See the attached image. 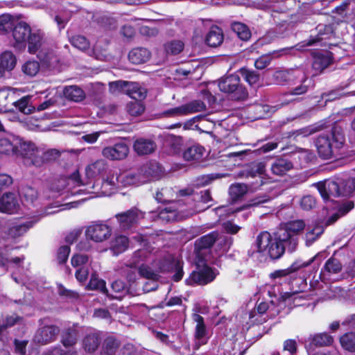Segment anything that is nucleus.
Wrapping results in <instances>:
<instances>
[{
  "label": "nucleus",
  "mask_w": 355,
  "mask_h": 355,
  "mask_svg": "<svg viewBox=\"0 0 355 355\" xmlns=\"http://www.w3.org/2000/svg\"><path fill=\"white\" fill-rule=\"evenodd\" d=\"M13 46L19 50H24L28 45V51L35 54L42 45V35L37 31H32L31 26L25 21H15L12 27Z\"/></svg>",
  "instance_id": "nucleus-1"
},
{
  "label": "nucleus",
  "mask_w": 355,
  "mask_h": 355,
  "mask_svg": "<svg viewBox=\"0 0 355 355\" xmlns=\"http://www.w3.org/2000/svg\"><path fill=\"white\" fill-rule=\"evenodd\" d=\"M345 139L343 130L339 126H334L330 135H320L315 139V144L318 153L322 159L333 157L337 150L341 148Z\"/></svg>",
  "instance_id": "nucleus-2"
},
{
  "label": "nucleus",
  "mask_w": 355,
  "mask_h": 355,
  "mask_svg": "<svg viewBox=\"0 0 355 355\" xmlns=\"http://www.w3.org/2000/svg\"><path fill=\"white\" fill-rule=\"evenodd\" d=\"M161 167L157 163H149L142 166L136 173H128L124 180L128 185H136L148 182L159 177Z\"/></svg>",
  "instance_id": "nucleus-3"
},
{
  "label": "nucleus",
  "mask_w": 355,
  "mask_h": 355,
  "mask_svg": "<svg viewBox=\"0 0 355 355\" xmlns=\"http://www.w3.org/2000/svg\"><path fill=\"white\" fill-rule=\"evenodd\" d=\"M219 89L228 94L233 100H244L248 96V92L240 83L237 74H232L221 78L218 82Z\"/></svg>",
  "instance_id": "nucleus-4"
},
{
  "label": "nucleus",
  "mask_w": 355,
  "mask_h": 355,
  "mask_svg": "<svg viewBox=\"0 0 355 355\" xmlns=\"http://www.w3.org/2000/svg\"><path fill=\"white\" fill-rule=\"evenodd\" d=\"M257 244L259 252H266L272 259L280 258L285 252L284 246L268 232H262L259 234Z\"/></svg>",
  "instance_id": "nucleus-5"
},
{
  "label": "nucleus",
  "mask_w": 355,
  "mask_h": 355,
  "mask_svg": "<svg viewBox=\"0 0 355 355\" xmlns=\"http://www.w3.org/2000/svg\"><path fill=\"white\" fill-rule=\"evenodd\" d=\"M115 218L122 230H128L135 227L139 221L144 218V214L136 207L117 214Z\"/></svg>",
  "instance_id": "nucleus-6"
},
{
  "label": "nucleus",
  "mask_w": 355,
  "mask_h": 355,
  "mask_svg": "<svg viewBox=\"0 0 355 355\" xmlns=\"http://www.w3.org/2000/svg\"><path fill=\"white\" fill-rule=\"evenodd\" d=\"M207 259H196V270L192 272L190 276V281L198 284H207L215 278V275L212 270L205 263Z\"/></svg>",
  "instance_id": "nucleus-7"
},
{
  "label": "nucleus",
  "mask_w": 355,
  "mask_h": 355,
  "mask_svg": "<svg viewBox=\"0 0 355 355\" xmlns=\"http://www.w3.org/2000/svg\"><path fill=\"white\" fill-rule=\"evenodd\" d=\"M218 233L213 232L197 239L195 242V253L196 259H207L209 248L218 239Z\"/></svg>",
  "instance_id": "nucleus-8"
},
{
  "label": "nucleus",
  "mask_w": 355,
  "mask_h": 355,
  "mask_svg": "<svg viewBox=\"0 0 355 355\" xmlns=\"http://www.w3.org/2000/svg\"><path fill=\"white\" fill-rule=\"evenodd\" d=\"M17 153H19L24 157L31 159L32 164L36 166H40L42 164V160L40 158V151L32 142L22 141L19 139Z\"/></svg>",
  "instance_id": "nucleus-9"
},
{
  "label": "nucleus",
  "mask_w": 355,
  "mask_h": 355,
  "mask_svg": "<svg viewBox=\"0 0 355 355\" xmlns=\"http://www.w3.org/2000/svg\"><path fill=\"white\" fill-rule=\"evenodd\" d=\"M112 230L106 224L96 223L87 227L85 234L88 239L95 242H103L111 235Z\"/></svg>",
  "instance_id": "nucleus-10"
},
{
  "label": "nucleus",
  "mask_w": 355,
  "mask_h": 355,
  "mask_svg": "<svg viewBox=\"0 0 355 355\" xmlns=\"http://www.w3.org/2000/svg\"><path fill=\"white\" fill-rule=\"evenodd\" d=\"M321 196L324 199H329L331 197H339L342 196L340 183L334 180H325L315 184Z\"/></svg>",
  "instance_id": "nucleus-11"
},
{
  "label": "nucleus",
  "mask_w": 355,
  "mask_h": 355,
  "mask_svg": "<svg viewBox=\"0 0 355 355\" xmlns=\"http://www.w3.org/2000/svg\"><path fill=\"white\" fill-rule=\"evenodd\" d=\"M129 153V148L125 143H118L114 146L105 147L102 150V155L110 160H121L125 159Z\"/></svg>",
  "instance_id": "nucleus-12"
},
{
  "label": "nucleus",
  "mask_w": 355,
  "mask_h": 355,
  "mask_svg": "<svg viewBox=\"0 0 355 355\" xmlns=\"http://www.w3.org/2000/svg\"><path fill=\"white\" fill-rule=\"evenodd\" d=\"M274 237L281 243L288 252H294L298 245V237L295 235L289 234L284 229L281 227L277 232L274 234Z\"/></svg>",
  "instance_id": "nucleus-13"
},
{
  "label": "nucleus",
  "mask_w": 355,
  "mask_h": 355,
  "mask_svg": "<svg viewBox=\"0 0 355 355\" xmlns=\"http://www.w3.org/2000/svg\"><path fill=\"white\" fill-rule=\"evenodd\" d=\"M193 321L196 323L195 328V338L197 342L195 344L194 348L198 349L200 345H204L207 343V330L204 322V318L198 313H193L192 315Z\"/></svg>",
  "instance_id": "nucleus-14"
},
{
  "label": "nucleus",
  "mask_w": 355,
  "mask_h": 355,
  "mask_svg": "<svg viewBox=\"0 0 355 355\" xmlns=\"http://www.w3.org/2000/svg\"><path fill=\"white\" fill-rule=\"evenodd\" d=\"M19 207L18 200L12 193H6L0 198V211L13 214Z\"/></svg>",
  "instance_id": "nucleus-15"
},
{
  "label": "nucleus",
  "mask_w": 355,
  "mask_h": 355,
  "mask_svg": "<svg viewBox=\"0 0 355 355\" xmlns=\"http://www.w3.org/2000/svg\"><path fill=\"white\" fill-rule=\"evenodd\" d=\"M107 168V162L103 159H98L87 165L85 175L87 178H96L103 175L106 172Z\"/></svg>",
  "instance_id": "nucleus-16"
},
{
  "label": "nucleus",
  "mask_w": 355,
  "mask_h": 355,
  "mask_svg": "<svg viewBox=\"0 0 355 355\" xmlns=\"http://www.w3.org/2000/svg\"><path fill=\"white\" fill-rule=\"evenodd\" d=\"M318 34L315 37H311L308 40L304 42V46H312L323 40H327L333 34V28L330 25L320 24L317 26Z\"/></svg>",
  "instance_id": "nucleus-17"
},
{
  "label": "nucleus",
  "mask_w": 355,
  "mask_h": 355,
  "mask_svg": "<svg viewBox=\"0 0 355 355\" xmlns=\"http://www.w3.org/2000/svg\"><path fill=\"white\" fill-rule=\"evenodd\" d=\"M315 256L312 257L308 261L301 262L300 261H295L290 267L275 271L270 275L272 278H279L287 276L293 273L302 268H305L311 265L315 260Z\"/></svg>",
  "instance_id": "nucleus-18"
},
{
  "label": "nucleus",
  "mask_w": 355,
  "mask_h": 355,
  "mask_svg": "<svg viewBox=\"0 0 355 355\" xmlns=\"http://www.w3.org/2000/svg\"><path fill=\"white\" fill-rule=\"evenodd\" d=\"M58 331L55 326H45L37 331L34 339L38 343L46 344L54 339Z\"/></svg>",
  "instance_id": "nucleus-19"
},
{
  "label": "nucleus",
  "mask_w": 355,
  "mask_h": 355,
  "mask_svg": "<svg viewBox=\"0 0 355 355\" xmlns=\"http://www.w3.org/2000/svg\"><path fill=\"white\" fill-rule=\"evenodd\" d=\"M133 147L138 155H145L153 153L157 146L153 141L141 138L135 141Z\"/></svg>",
  "instance_id": "nucleus-20"
},
{
  "label": "nucleus",
  "mask_w": 355,
  "mask_h": 355,
  "mask_svg": "<svg viewBox=\"0 0 355 355\" xmlns=\"http://www.w3.org/2000/svg\"><path fill=\"white\" fill-rule=\"evenodd\" d=\"M150 52L146 48H135L128 53L129 60L135 64H140L147 62L150 58Z\"/></svg>",
  "instance_id": "nucleus-21"
},
{
  "label": "nucleus",
  "mask_w": 355,
  "mask_h": 355,
  "mask_svg": "<svg viewBox=\"0 0 355 355\" xmlns=\"http://www.w3.org/2000/svg\"><path fill=\"white\" fill-rule=\"evenodd\" d=\"M175 268V273L173 275V279L175 282L180 281L183 276V271L182 269V265L179 261L173 259L165 260L163 263L159 266V271L165 272L170 270L171 269Z\"/></svg>",
  "instance_id": "nucleus-22"
},
{
  "label": "nucleus",
  "mask_w": 355,
  "mask_h": 355,
  "mask_svg": "<svg viewBox=\"0 0 355 355\" xmlns=\"http://www.w3.org/2000/svg\"><path fill=\"white\" fill-rule=\"evenodd\" d=\"M19 138L6 137L0 139V153L10 155L17 153Z\"/></svg>",
  "instance_id": "nucleus-23"
},
{
  "label": "nucleus",
  "mask_w": 355,
  "mask_h": 355,
  "mask_svg": "<svg viewBox=\"0 0 355 355\" xmlns=\"http://www.w3.org/2000/svg\"><path fill=\"white\" fill-rule=\"evenodd\" d=\"M125 94L136 101H141L146 97L147 89L137 83L129 82Z\"/></svg>",
  "instance_id": "nucleus-24"
},
{
  "label": "nucleus",
  "mask_w": 355,
  "mask_h": 355,
  "mask_svg": "<svg viewBox=\"0 0 355 355\" xmlns=\"http://www.w3.org/2000/svg\"><path fill=\"white\" fill-rule=\"evenodd\" d=\"M331 62V58L328 52L318 53L313 57V68L319 73L326 69Z\"/></svg>",
  "instance_id": "nucleus-25"
},
{
  "label": "nucleus",
  "mask_w": 355,
  "mask_h": 355,
  "mask_svg": "<svg viewBox=\"0 0 355 355\" xmlns=\"http://www.w3.org/2000/svg\"><path fill=\"white\" fill-rule=\"evenodd\" d=\"M223 41V33L222 30L218 26H212L207 37L206 42L212 47H216L222 44Z\"/></svg>",
  "instance_id": "nucleus-26"
},
{
  "label": "nucleus",
  "mask_w": 355,
  "mask_h": 355,
  "mask_svg": "<svg viewBox=\"0 0 355 355\" xmlns=\"http://www.w3.org/2000/svg\"><path fill=\"white\" fill-rule=\"evenodd\" d=\"M292 168V163L285 159H276L270 166L272 173L279 176L284 175Z\"/></svg>",
  "instance_id": "nucleus-27"
},
{
  "label": "nucleus",
  "mask_w": 355,
  "mask_h": 355,
  "mask_svg": "<svg viewBox=\"0 0 355 355\" xmlns=\"http://www.w3.org/2000/svg\"><path fill=\"white\" fill-rule=\"evenodd\" d=\"M101 343V338L98 334L91 333L83 338V347L84 349L89 352L92 353L95 352Z\"/></svg>",
  "instance_id": "nucleus-28"
},
{
  "label": "nucleus",
  "mask_w": 355,
  "mask_h": 355,
  "mask_svg": "<svg viewBox=\"0 0 355 355\" xmlns=\"http://www.w3.org/2000/svg\"><path fill=\"white\" fill-rule=\"evenodd\" d=\"M196 199L197 200V203L195 206V210L198 212L205 211L212 205L211 204L206 205L213 201L209 190L201 191L197 195Z\"/></svg>",
  "instance_id": "nucleus-29"
},
{
  "label": "nucleus",
  "mask_w": 355,
  "mask_h": 355,
  "mask_svg": "<svg viewBox=\"0 0 355 355\" xmlns=\"http://www.w3.org/2000/svg\"><path fill=\"white\" fill-rule=\"evenodd\" d=\"M204 153L205 148L200 145L196 144L184 150L183 157L187 161L198 160L202 157Z\"/></svg>",
  "instance_id": "nucleus-30"
},
{
  "label": "nucleus",
  "mask_w": 355,
  "mask_h": 355,
  "mask_svg": "<svg viewBox=\"0 0 355 355\" xmlns=\"http://www.w3.org/2000/svg\"><path fill=\"white\" fill-rule=\"evenodd\" d=\"M64 96L75 102L81 101L85 98V93L82 89L76 85L66 87L64 89Z\"/></svg>",
  "instance_id": "nucleus-31"
},
{
  "label": "nucleus",
  "mask_w": 355,
  "mask_h": 355,
  "mask_svg": "<svg viewBox=\"0 0 355 355\" xmlns=\"http://www.w3.org/2000/svg\"><path fill=\"white\" fill-rule=\"evenodd\" d=\"M78 333L75 327H71L63 331L62 334V343L64 347H72L76 345Z\"/></svg>",
  "instance_id": "nucleus-32"
},
{
  "label": "nucleus",
  "mask_w": 355,
  "mask_h": 355,
  "mask_svg": "<svg viewBox=\"0 0 355 355\" xmlns=\"http://www.w3.org/2000/svg\"><path fill=\"white\" fill-rule=\"evenodd\" d=\"M128 239L125 236H117L111 242V250L114 254L123 252L128 247Z\"/></svg>",
  "instance_id": "nucleus-33"
},
{
  "label": "nucleus",
  "mask_w": 355,
  "mask_h": 355,
  "mask_svg": "<svg viewBox=\"0 0 355 355\" xmlns=\"http://www.w3.org/2000/svg\"><path fill=\"white\" fill-rule=\"evenodd\" d=\"M69 42L75 48L83 52L89 51L90 43L86 37L81 35H75L70 37Z\"/></svg>",
  "instance_id": "nucleus-34"
},
{
  "label": "nucleus",
  "mask_w": 355,
  "mask_h": 355,
  "mask_svg": "<svg viewBox=\"0 0 355 355\" xmlns=\"http://www.w3.org/2000/svg\"><path fill=\"white\" fill-rule=\"evenodd\" d=\"M31 96H26L15 101L13 105L21 112L30 114L35 111V107L30 103Z\"/></svg>",
  "instance_id": "nucleus-35"
},
{
  "label": "nucleus",
  "mask_w": 355,
  "mask_h": 355,
  "mask_svg": "<svg viewBox=\"0 0 355 355\" xmlns=\"http://www.w3.org/2000/svg\"><path fill=\"white\" fill-rule=\"evenodd\" d=\"M306 224L303 220H295L287 222L282 227L289 234L297 235L304 230Z\"/></svg>",
  "instance_id": "nucleus-36"
},
{
  "label": "nucleus",
  "mask_w": 355,
  "mask_h": 355,
  "mask_svg": "<svg viewBox=\"0 0 355 355\" xmlns=\"http://www.w3.org/2000/svg\"><path fill=\"white\" fill-rule=\"evenodd\" d=\"M185 116L202 112L206 110V105L200 100H194L183 105Z\"/></svg>",
  "instance_id": "nucleus-37"
},
{
  "label": "nucleus",
  "mask_w": 355,
  "mask_h": 355,
  "mask_svg": "<svg viewBox=\"0 0 355 355\" xmlns=\"http://www.w3.org/2000/svg\"><path fill=\"white\" fill-rule=\"evenodd\" d=\"M232 29L241 40L247 41L251 37V32L244 24L234 22L232 24Z\"/></svg>",
  "instance_id": "nucleus-38"
},
{
  "label": "nucleus",
  "mask_w": 355,
  "mask_h": 355,
  "mask_svg": "<svg viewBox=\"0 0 355 355\" xmlns=\"http://www.w3.org/2000/svg\"><path fill=\"white\" fill-rule=\"evenodd\" d=\"M120 346L119 341L114 337H107L103 342V351L107 355H114Z\"/></svg>",
  "instance_id": "nucleus-39"
},
{
  "label": "nucleus",
  "mask_w": 355,
  "mask_h": 355,
  "mask_svg": "<svg viewBox=\"0 0 355 355\" xmlns=\"http://www.w3.org/2000/svg\"><path fill=\"white\" fill-rule=\"evenodd\" d=\"M322 226L316 224L313 227H309L305 234L306 245L313 243L323 232Z\"/></svg>",
  "instance_id": "nucleus-40"
},
{
  "label": "nucleus",
  "mask_w": 355,
  "mask_h": 355,
  "mask_svg": "<svg viewBox=\"0 0 355 355\" xmlns=\"http://www.w3.org/2000/svg\"><path fill=\"white\" fill-rule=\"evenodd\" d=\"M309 340L312 345L318 347L330 345L334 341L333 337L325 333L311 336Z\"/></svg>",
  "instance_id": "nucleus-41"
},
{
  "label": "nucleus",
  "mask_w": 355,
  "mask_h": 355,
  "mask_svg": "<svg viewBox=\"0 0 355 355\" xmlns=\"http://www.w3.org/2000/svg\"><path fill=\"white\" fill-rule=\"evenodd\" d=\"M342 347L349 351L355 352V333L349 332L344 334L340 338Z\"/></svg>",
  "instance_id": "nucleus-42"
},
{
  "label": "nucleus",
  "mask_w": 355,
  "mask_h": 355,
  "mask_svg": "<svg viewBox=\"0 0 355 355\" xmlns=\"http://www.w3.org/2000/svg\"><path fill=\"white\" fill-rule=\"evenodd\" d=\"M3 70H12L16 64V58L10 51H6L1 54V63Z\"/></svg>",
  "instance_id": "nucleus-43"
},
{
  "label": "nucleus",
  "mask_w": 355,
  "mask_h": 355,
  "mask_svg": "<svg viewBox=\"0 0 355 355\" xmlns=\"http://www.w3.org/2000/svg\"><path fill=\"white\" fill-rule=\"evenodd\" d=\"M111 288L114 294H108L111 297L121 299L127 293L125 283L121 280H116L111 284Z\"/></svg>",
  "instance_id": "nucleus-44"
},
{
  "label": "nucleus",
  "mask_w": 355,
  "mask_h": 355,
  "mask_svg": "<svg viewBox=\"0 0 355 355\" xmlns=\"http://www.w3.org/2000/svg\"><path fill=\"white\" fill-rule=\"evenodd\" d=\"M15 20L12 16L9 14H3L0 15V33H7L12 28Z\"/></svg>",
  "instance_id": "nucleus-45"
},
{
  "label": "nucleus",
  "mask_w": 355,
  "mask_h": 355,
  "mask_svg": "<svg viewBox=\"0 0 355 355\" xmlns=\"http://www.w3.org/2000/svg\"><path fill=\"white\" fill-rule=\"evenodd\" d=\"M32 225V222H27L12 226L9 229L8 234L13 238L19 237L26 233Z\"/></svg>",
  "instance_id": "nucleus-46"
},
{
  "label": "nucleus",
  "mask_w": 355,
  "mask_h": 355,
  "mask_svg": "<svg viewBox=\"0 0 355 355\" xmlns=\"http://www.w3.org/2000/svg\"><path fill=\"white\" fill-rule=\"evenodd\" d=\"M325 123L320 122L317 124H315L312 126L306 127L296 131L297 135H302L304 137H307L312 134H314L317 132H319L326 128Z\"/></svg>",
  "instance_id": "nucleus-47"
},
{
  "label": "nucleus",
  "mask_w": 355,
  "mask_h": 355,
  "mask_svg": "<svg viewBox=\"0 0 355 355\" xmlns=\"http://www.w3.org/2000/svg\"><path fill=\"white\" fill-rule=\"evenodd\" d=\"M21 70L26 75L33 77L38 73L40 64L35 60L27 61L22 65Z\"/></svg>",
  "instance_id": "nucleus-48"
},
{
  "label": "nucleus",
  "mask_w": 355,
  "mask_h": 355,
  "mask_svg": "<svg viewBox=\"0 0 355 355\" xmlns=\"http://www.w3.org/2000/svg\"><path fill=\"white\" fill-rule=\"evenodd\" d=\"M248 191L247 186L244 184H232L229 189L230 195L233 200H237L242 197Z\"/></svg>",
  "instance_id": "nucleus-49"
},
{
  "label": "nucleus",
  "mask_w": 355,
  "mask_h": 355,
  "mask_svg": "<svg viewBox=\"0 0 355 355\" xmlns=\"http://www.w3.org/2000/svg\"><path fill=\"white\" fill-rule=\"evenodd\" d=\"M184 44L180 40H174L165 44V51L167 53L177 55L182 51Z\"/></svg>",
  "instance_id": "nucleus-50"
},
{
  "label": "nucleus",
  "mask_w": 355,
  "mask_h": 355,
  "mask_svg": "<svg viewBox=\"0 0 355 355\" xmlns=\"http://www.w3.org/2000/svg\"><path fill=\"white\" fill-rule=\"evenodd\" d=\"M239 72L244 80L251 85L257 83L259 80V75L254 71L242 68Z\"/></svg>",
  "instance_id": "nucleus-51"
},
{
  "label": "nucleus",
  "mask_w": 355,
  "mask_h": 355,
  "mask_svg": "<svg viewBox=\"0 0 355 355\" xmlns=\"http://www.w3.org/2000/svg\"><path fill=\"white\" fill-rule=\"evenodd\" d=\"M127 112L132 116H139L145 110L144 104L141 101H132L127 104Z\"/></svg>",
  "instance_id": "nucleus-52"
},
{
  "label": "nucleus",
  "mask_w": 355,
  "mask_h": 355,
  "mask_svg": "<svg viewBox=\"0 0 355 355\" xmlns=\"http://www.w3.org/2000/svg\"><path fill=\"white\" fill-rule=\"evenodd\" d=\"M324 269L329 273L336 274L341 271L342 264L338 259L330 258L327 261Z\"/></svg>",
  "instance_id": "nucleus-53"
},
{
  "label": "nucleus",
  "mask_w": 355,
  "mask_h": 355,
  "mask_svg": "<svg viewBox=\"0 0 355 355\" xmlns=\"http://www.w3.org/2000/svg\"><path fill=\"white\" fill-rule=\"evenodd\" d=\"M342 196H348L355 191V178H349L340 182Z\"/></svg>",
  "instance_id": "nucleus-54"
},
{
  "label": "nucleus",
  "mask_w": 355,
  "mask_h": 355,
  "mask_svg": "<svg viewBox=\"0 0 355 355\" xmlns=\"http://www.w3.org/2000/svg\"><path fill=\"white\" fill-rule=\"evenodd\" d=\"M161 117L175 118L185 116L183 105L170 108L159 114Z\"/></svg>",
  "instance_id": "nucleus-55"
},
{
  "label": "nucleus",
  "mask_w": 355,
  "mask_h": 355,
  "mask_svg": "<svg viewBox=\"0 0 355 355\" xmlns=\"http://www.w3.org/2000/svg\"><path fill=\"white\" fill-rule=\"evenodd\" d=\"M158 271L152 270L151 268L146 265L142 264L139 268V275L144 277L148 279V280L150 279H158Z\"/></svg>",
  "instance_id": "nucleus-56"
},
{
  "label": "nucleus",
  "mask_w": 355,
  "mask_h": 355,
  "mask_svg": "<svg viewBox=\"0 0 355 355\" xmlns=\"http://www.w3.org/2000/svg\"><path fill=\"white\" fill-rule=\"evenodd\" d=\"M21 194L25 202L28 204H33L37 197V191L28 186L23 188Z\"/></svg>",
  "instance_id": "nucleus-57"
},
{
  "label": "nucleus",
  "mask_w": 355,
  "mask_h": 355,
  "mask_svg": "<svg viewBox=\"0 0 355 355\" xmlns=\"http://www.w3.org/2000/svg\"><path fill=\"white\" fill-rule=\"evenodd\" d=\"M265 164L263 162L254 163L250 165L247 171V176L255 177L265 172Z\"/></svg>",
  "instance_id": "nucleus-58"
},
{
  "label": "nucleus",
  "mask_w": 355,
  "mask_h": 355,
  "mask_svg": "<svg viewBox=\"0 0 355 355\" xmlns=\"http://www.w3.org/2000/svg\"><path fill=\"white\" fill-rule=\"evenodd\" d=\"M129 82L123 81V80H118L115 82L110 83L109 87L110 91L112 93H116L118 92H121L123 93H126V89H128Z\"/></svg>",
  "instance_id": "nucleus-59"
},
{
  "label": "nucleus",
  "mask_w": 355,
  "mask_h": 355,
  "mask_svg": "<svg viewBox=\"0 0 355 355\" xmlns=\"http://www.w3.org/2000/svg\"><path fill=\"white\" fill-rule=\"evenodd\" d=\"M316 200L312 196H304L300 202V205L303 209L310 210L316 207Z\"/></svg>",
  "instance_id": "nucleus-60"
},
{
  "label": "nucleus",
  "mask_w": 355,
  "mask_h": 355,
  "mask_svg": "<svg viewBox=\"0 0 355 355\" xmlns=\"http://www.w3.org/2000/svg\"><path fill=\"white\" fill-rule=\"evenodd\" d=\"M273 78L277 84H284L291 79V73L288 71H277L273 75Z\"/></svg>",
  "instance_id": "nucleus-61"
},
{
  "label": "nucleus",
  "mask_w": 355,
  "mask_h": 355,
  "mask_svg": "<svg viewBox=\"0 0 355 355\" xmlns=\"http://www.w3.org/2000/svg\"><path fill=\"white\" fill-rule=\"evenodd\" d=\"M88 257L85 254H76L71 258V265L73 267H80L88 261Z\"/></svg>",
  "instance_id": "nucleus-62"
},
{
  "label": "nucleus",
  "mask_w": 355,
  "mask_h": 355,
  "mask_svg": "<svg viewBox=\"0 0 355 355\" xmlns=\"http://www.w3.org/2000/svg\"><path fill=\"white\" fill-rule=\"evenodd\" d=\"M70 253V248L67 245L62 246L58 252V261L59 263H65Z\"/></svg>",
  "instance_id": "nucleus-63"
},
{
  "label": "nucleus",
  "mask_w": 355,
  "mask_h": 355,
  "mask_svg": "<svg viewBox=\"0 0 355 355\" xmlns=\"http://www.w3.org/2000/svg\"><path fill=\"white\" fill-rule=\"evenodd\" d=\"M271 61V57L268 55H261L254 62V66L258 69H263Z\"/></svg>",
  "instance_id": "nucleus-64"
}]
</instances>
